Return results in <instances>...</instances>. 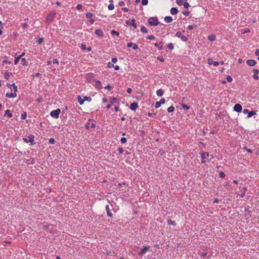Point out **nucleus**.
I'll use <instances>...</instances> for the list:
<instances>
[{
	"instance_id": "obj_1",
	"label": "nucleus",
	"mask_w": 259,
	"mask_h": 259,
	"mask_svg": "<svg viewBox=\"0 0 259 259\" xmlns=\"http://www.w3.org/2000/svg\"><path fill=\"white\" fill-rule=\"evenodd\" d=\"M148 22L150 26H157L160 23L157 17H150L148 19Z\"/></svg>"
},
{
	"instance_id": "obj_2",
	"label": "nucleus",
	"mask_w": 259,
	"mask_h": 259,
	"mask_svg": "<svg viewBox=\"0 0 259 259\" xmlns=\"http://www.w3.org/2000/svg\"><path fill=\"white\" fill-rule=\"evenodd\" d=\"M200 154L201 158V163L205 164L209 155V153L202 151Z\"/></svg>"
},
{
	"instance_id": "obj_3",
	"label": "nucleus",
	"mask_w": 259,
	"mask_h": 259,
	"mask_svg": "<svg viewBox=\"0 0 259 259\" xmlns=\"http://www.w3.org/2000/svg\"><path fill=\"white\" fill-rule=\"evenodd\" d=\"M23 140L24 142L26 143H30L31 145H33L34 144V137L32 134H30L29 135H28V136L27 138H23Z\"/></svg>"
},
{
	"instance_id": "obj_4",
	"label": "nucleus",
	"mask_w": 259,
	"mask_h": 259,
	"mask_svg": "<svg viewBox=\"0 0 259 259\" xmlns=\"http://www.w3.org/2000/svg\"><path fill=\"white\" fill-rule=\"evenodd\" d=\"M60 112L61 110L60 109H57L52 111L50 113V115L52 117L57 119L59 118Z\"/></svg>"
},
{
	"instance_id": "obj_5",
	"label": "nucleus",
	"mask_w": 259,
	"mask_h": 259,
	"mask_svg": "<svg viewBox=\"0 0 259 259\" xmlns=\"http://www.w3.org/2000/svg\"><path fill=\"white\" fill-rule=\"evenodd\" d=\"M243 112L245 114H248V116H247L248 117H251L253 115L256 114V112H255V111L252 110L251 111H249V110L247 109H244L243 111Z\"/></svg>"
},
{
	"instance_id": "obj_6",
	"label": "nucleus",
	"mask_w": 259,
	"mask_h": 259,
	"mask_svg": "<svg viewBox=\"0 0 259 259\" xmlns=\"http://www.w3.org/2000/svg\"><path fill=\"white\" fill-rule=\"evenodd\" d=\"M55 14H56L55 13L49 14L47 16L46 22L48 23V24L51 23L53 21V20L55 18Z\"/></svg>"
},
{
	"instance_id": "obj_7",
	"label": "nucleus",
	"mask_w": 259,
	"mask_h": 259,
	"mask_svg": "<svg viewBox=\"0 0 259 259\" xmlns=\"http://www.w3.org/2000/svg\"><path fill=\"white\" fill-rule=\"evenodd\" d=\"M126 25H132L135 28L137 27V24L135 23V20L134 19L130 20H127L125 22Z\"/></svg>"
},
{
	"instance_id": "obj_8",
	"label": "nucleus",
	"mask_w": 259,
	"mask_h": 259,
	"mask_svg": "<svg viewBox=\"0 0 259 259\" xmlns=\"http://www.w3.org/2000/svg\"><path fill=\"white\" fill-rule=\"evenodd\" d=\"M150 248L149 246H146L143 248H142L141 251L138 253V255L140 256H142L145 253V252L148 251Z\"/></svg>"
},
{
	"instance_id": "obj_9",
	"label": "nucleus",
	"mask_w": 259,
	"mask_h": 259,
	"mask_svg": "<svg viewBox=\"0 0 259 259\" xmlns=\"http://www.w3.org/2000/svg\"><path fill=\"white\" fill-rule=\"evenodd\" d=\"M242 109V106L240 104H236L234 106V110L236 112H240Z\"/></svg>"
},
{
	"instance_id": "obj_10",
	"label": "nucleus",
	"mask_w": 259,
	"mask_h": 259,
	"mask_svg": "<svg viewBox=\"0 0 259 259\" xmlns=\"http://www.w3.org/2000/svg\"><path fill=\"white\" fill-rule=\"evenodd\" d=\"M253 72H254V74L252 76L254 80H258L259 79V76H258L259 70L257 69L254 68L253 69Z\"/></svg>"
},
{
	"instance_id": "obj_11",
	"label": "nucleus",
	"mask_w": 259,
	"mask_h": 259,
	"mask_svg": "<svg viewBox=\"0 0 259 259\" xmlns=\"http://www.w3.org/2000/svg\"><path fill=\"white\" fill-rule=\"evenodd\" d=\"M138 107V104L137 102H134L131 104L130 106V109L132 111H135Z\"/></svg>"
},
{
	"instance_id": "obj_12",
	"label": "nucleus",
	"mask_w": 259,
	"mask_h": 259,
	"mask_svg": "<svg viewBox=\"0 0 259 259\" xmlns=\"http://www.w3.org/2000/svg\"><path fill=\"white\" fill-rule=\"evenodd\" d=\"M165 102V100L164 98H162L159 101L156 102L155 103V108H158L160 107L161 104H164Z\"/></svg>"
},
{
	"instance_id": "obj_13",
	"label": "nucleus",
	"mask_w": 259,
	"mask_h": 259,
	"mask_svg": "<svg viewBox=\"0 0 259 259\" xmlns=\"http://www.w3.org/2000/svg\"><path fill=\"white\" fill-rule=\"evenodd\" d=\"M105 209H106V211L107 212V216L109 217H110V218L112 217L113 214L111 212L110 206L108 204L106 205Z\"/></svg>"
},
{
	"instance_id": "obj_14",
	"label": "nucleus",
	"mask_w": 259,
	"mask_h": 259,
	"mask_svg": "<svg viewBox=\"0 0 259 259\" xmlns=\"http://www.w3.org/2000/svg\"><path fill=\"white\" fill-rule=\"evenodd\" d=\"M127 47L128 48H131V47H132L133 49L134 50H137L138 49V45H137L136 44H134L133 42H128L127 44Z\"/></svg>"
},
{
	"instance_id": "obj_15",
	"label": "nucleus",
	"mask_w": 259,
	"mask_h": 259,
	"mask_svg": "<svg viewBox=\"0 0 259 259\" xmlns=\"http://www.w3.org/2000/svg\"><path fill=\"white\" fill-rule=\"evenodd\" d=\"M208 63L209 65L213 64L214 66H218L219 65V62L218 61H213L212 59L209 58L207 60Z\"/></svg>"
},
{
	"instance_id": "obj_16",
	"label": "nucleus",
	"mask_w": 259,
	"mask_h": 259,
	"mask_svg": "<svg viewBox=\"0 0 259 259\" xmlns=\"http://www.w3.org/2000/svg\"><path fill=\"white\" fill-rule=\"evenodd\" d=\"M95 33L99 37H103L104 35L103 31L102 29H96L95 31Z\"/></svg>"
},
{
	"instance_id": "obj_17",
	"label": "nucleus",
	"mask_w": 259,
	"mask_h": 259,
	"mask_svg": "<svg viewBox=\"0 0 259 259\" xmlns=\"http://www.w3.org/2000/svg\"><path fill=\"white\" fill-rule=\"evenodd\" d=\"M96 126L95 124L94 123H90L89 122L85 124V128L87 130H89L91 128H95Z\"/></svg>"
},
{
	"instance_id": "obj_18",
	"label": "nucleus",
	"mask_w": 259,
	"mask_h": 259,
	"mask_svg": "<svg viewBox=\"0 0 259 259\" xmlns=\"http://www.w3.org/2000/svg\"><path fill=\"white\" fill-rule=\"evenodd\" d=\"M246 63L248 65L250 66H254L256 63V62L254 60H248L246 61Z\"/></svg>"
},
{
	"instance_id": "obj_19",
	"label": "nucleus",
	"mask_w": 259,
	"mask_h": 259,
	"mask_svg": "<svg viewBox=\"0 0 259 259\" xmlns=\"http://www.w3.org/2000/svg\"><path fill=\"white\" fill-rule=\"evenodd\" d=\"M94 82H96V88L97 89H101L102 88L101 81L95 79Z\"/></svg>"
},
{
	"instance_id": "obj_20",
	"label": "nucleus",
	"mask_w": 259,
	"mask_h": 259,
	"mask_svg": "<svg viewBox=\"0 0 259 259\" xmlns=\"http://www.w3.org/2000/svg\"><path fill=\"white\" fill-rule=\"evenodd\" d=\"M17 96V94L16 93H7L6 94V97L9 98H15Z\"/></svg>"
},
{
	"instance_id": "obj_21",
	"label": "nucleus",
	"mask_w": 259,
	"mask_h": 259,
	"mask_svg": "<svg viewBox=\"0 0 259 259\" xmlns=\"http://www.w3.org/2000/svg\"><path fill=\"white\" fill-rule=\"evenodd\" d=\"M164 20L165 22H166L167 23H169L172 22L173 19L171 16H166L164 17Z\"/></svg>"
},
{
	"instance_id": "obj_22",
	"label": "nucleus",
	"mask_w": 259,
	"mask_h": 259,
	"mask_svg": "<svg viewBox=\"0 0 259 259\" xmlns=\"http://www.w3.org/2000/svg\"><path fill=\"white\" fill-rule=\"evenodd\" d=\"M25 55L24 53H22V54L19 56L15 58L14 60V64L15 65L17 64V63L19 62L20 59L21 58L22 56H23Z\"/></svg>"
},
{
	"instance_id": "obj_23",
	"label": "nucleus",
	"mask_w": 259,
	"mask_h": 259,
	"mask_svg": "<svg viewBox=\"0 0 259 259\" xmlns=\"http://www.w3.org/2000/svg\"><path fill=\"white\" fill-rule=\"evenodd\" d=\"M154 46L157 47L159 50H162L163 49V42L160 41L159 43L156 42L154 44Z\"/></svg>"
},
{
	"instance_id": "obj_24",
	"label": "nucleus",
	"mask_w": 259,
	"mask_h": 259,
	"mask_svg": "<svg viewBox=\"0 0 259 259\" xmlns=\"http://www.w3.org/2000/svg\"><path fill=\"white\" fill-rule=\"evenodd\" d=\"M170 11L172 15H176L178 13V9L175 7L171 8Z\"/></svg>"
},
{
	"instance_id": "obj_25",
	"label": "nucleus",
	"mask_w": 259,
	"mask_h": 259,
	"mask_svg": "<svg viewBox=\"0 0 259 259\" xmlns=\"http://www.w3.org/2000/svg\"><path fill=\"white\" fill-rule=\"evenodd\" d=\"M4 116H7L9 118H11L13 116V115H12V113L11 112V111L9 110H7L5 111Z\"/></svg>"
},
{
	"instance_id": "obj_26",
	"label": "nucleus",
	"mask_w": 259,
	"mask_h": 259,
	"mask_svg": "<svg viewBox=\"0 0 259 259\" xmlns=\"http://www.w3.org/2000/svg\"><path fill=\"white\" fill-rule=\"evenodd\" d=\"M163 93H164L162 89H159V90H157V91H156V95L158 97L162 96L163 95Z\"/></svg>"
},
{
	"instance_id": "obj_27",
	"label": "nucleus",
	"mask_w": 259,
	"mask_h": 259,
	"mask_svg": "<svg viewBox=\"0 0 259 259\" xmlns=\"http://www.w3.org/2000/svg\"><path fill=\"white\" fill-rule=\"evenodd\" d=\"M77 101L80 105H82L84 103V99H82L80 96H77Z\"/></svg>"
},
{
	"instance_id": "obj_28",
	"label": "nucleus",
	"mask_w": 259,
	"mask_h": 259,
	"mask_svg": "<svg viewBox=\"0 0 259 259\" xmlns=\"http://www.w3.org/2000/svg\"><path fill=\"white\" fill-rule=\"evenodd\" d=\"M167 224L168 225H173V226H176V222L175 221H173L171 219H169L167 220Z\"/></svg>"
},
{
	"instance_id": "obj_29",
	"label": "nucleus",
	"mask_w": 259,
	"mask_h": 259,
	"mask_svg": "<svg viewBox=\"0 0 259 259\" xmlns=\"http://www.w3.org/2000/svg\"><path fill=\"white\" fill-rule=\"evenodd\" d=\"M184 0H176V3L179 6H182L184 4ZM185 1H187V0H185Z\"/></svg>"
},
{
	"instance_id": "obj_30",
	"label": "nucleus",
	"mask_w": 259,
	"mask_h": 259,
	"mask_svg": "<svg viewBox=\"0 0 259 259\" xmlns=\"http://www.w3.org/2000/svg\"><path fill=\"white\" fill-rule=\"evenodd\" d=\"M141 31L143 33H147L148 32V30L144 26H141Z\"/></svg>"
},
{
	"instance_id": "obj_31",
	"label": "nucleus",
	"mask_w": 259,
	"mask_h": 259,
	"mask_svg": "<svg viewBox=\"0 0 259 259\" xmlns=\"http://www.w3.org/2000/svg\"><path fill=\"white\" fill-rule=\"evenodd\" d=\"M175 111V107L173 106H170L167 109V112L168 113L173 112Z\"/></svg>"
},
{
	"instance_id": "obj_32",
	"label": "nucleus",
	"mask_w": 259,
	"mask_h": 259,
	"mask_svg": "<svg viewBox=\"0 0 259 259\" xmlns=\"http://www.w3.org/2000/svg\"><path fill=\"white\" fill-rule=\"evenodd\" d=\"M208 39L210 41H214L215 39V36L214 34H211L208 36Z\"/></svg>"
},
{
	"instance_id": "obj_33",
	"label": "nucleus",
	"mask_w": 259,
	"mask_h": 259,
	"mask_svg": "<svg viewBox=\"0 0 259 259\" xmlns=\"http://www.w3.org/2000/svg\"><path fill=\"white\" fill-rule=\"evenodd\" d=\"M11 75H12L11 72H7L5 73L4 76L6 79H8Z\"/></svg>"
},
{
	"instance_id": "obj_34",
	"label": "nucleus",
	"mask_w": 259,
	"mask_h": 259,
	"mask_svg": "<svg viewBox=\"0 0 259 259\" xmlns=\"http://www.w3.org/2000/svg\"><path fill=\"white\" fill-rule=\"evenodd\" d=\"M21 63L24 66H27L28 62H27L25 58H22L21 59Z\"/></svg>"
},
{
	"instance_id": "obj_35",
	"label": "nucleus",
	"mask_w": 259,
	"mask_h": 259,
	"mask_svg": "<svg viewBox=\"0 0 259 259\" xmlns=\"http://www.w3.org/2000/svg\"><path fill=\"white\" fill-rule=\"evenodd\" d=\"M167 47L170 50H173L174 48V45H173L172 43H169V44H168L167 45Z\"/></svg>"
},
{
	"instance_id": "obj_36",
	"label": "nucleus",
	"mask_w": 259,
	"mask_h": 259,
	"mask_svg": "<svg viewBox=\"0 0 259 259\" xmlns=\"http://www.w3.org/2000/svg\"><path fill=\"white\" fill-rule=\"evenodd\" d=\"M117 99L116 98H115V97H112L110 99V103L112 104H113L114 103L117 102Z\"/></svg>"
},
{
	"instance_id": "obj_37",
	"label": "nucleus",
	"mask_w": 259,
	"mask_h": 259,
	"mask_svg": "<svg viewBox=\"0 0 259 259\" xmlns=\"http://www.w3.org/2000/svg\"><path fill=\"white\" fill-rule=\"evenodd\" d=\"M26 117H27V114H26V112H25L21 114V119L22 120H24L26 118Z\"/></svg>"
},
{
	"instance_id": "obj_38",
	"label": "nucleus",
	"mask_w": 259,
	"mask_h": 259,
	"mask_svg": "<svg viewBox=\"0 0 259 259\" xmlns=\"http://www.w3.org/2000/svg\"><path fill=\"white\" fill-rule=\"evenodd\" d=\"M12 87H13V90H14V93H16L18 91V88H17V86L15 85V84L14 83L12 84Z\"/></svg>"
},
{
	"instance_id": "obj_39",
	"label": "nucleus",
	"mask_w": 259,
	"mask_h": 259,
	"mask_svg": "<svg viewBox=\"0 0 259 259\" xmlns=\"http://www.w3.org/2000/svg\"><path fill=\"white\" fill-rule=\"evenodd\" d=\"M181 39L183 41H187L188 40V37H186V36L185 35H182L180 37Z\"/></svg>"
},
{
	"instance_id": "obj_40",
	"label": "nucleus",
	"mask_w": 259,
	"mask_h": 259,
	"mask_svg": "<svg viewBox=\"0 0 259 259\" xmlns=\"http://www.w3.org/2000/svg\"><path fill=\"white\" fill-rule=\"evenodd\" d=\"M183 5L184 6V7L185 9H188V8L190 7L189 4L187 1L184 2V4Z\"/></svg>"
},
{
	"instance_id": "obj_41",
	"label": "nucleus",
	"mask_w": 259,
	"mask_h": 259,
	"mask_svg": "<svg viewBox=\"0 0 259 259\" xmlns=\"http://www.w3.org/2000/svg\"><path fill=\"white\" fill-rule=\"evenodd\" d=\"M198 26L197 25H189L188 26V29L189 30H192L193 29V28H197Z\"/></svg>"
},
{
	"instance_id": "obj_42",
	"label": "nucleus",
	"mask_w": 259,
	"mask_h": 259,
	"mask_svg": "<svg viewBox=\"0 0 259 259\" xmlns=\"http://www.w3.org/2000/svg\"><path fill=\"white\" fill-rule=\"evenodd\" d=\"M182 107L185 110H189L190 108V107L189 106H188L187 105H186V104H182Z\"/></svg>"
},
{
	"instance_id": "obj_43",
	"label": "nucleus",
	"mask_w": 259,
	"mask_h": 259,
	"mask_svg": "<svg viewBox=\"0 0 259 259\" xmlns=\"http://www.w3.org/2000/svg\"><path fill=\"white\" fill-rule=\"evenodd\" d=\"M156 113H151V112H148L147 113V115L149 116V117H155L156 116Z\"/></svg>"
},
{
	"instance_id": "obj_44",
	"label": "nucleus",
	"mask_w": 259,
	"mask_h": 259,
	"mask_svg": "<svg viewBox=\"0 0 259 259\" xmlns=\"http://www.w3.org/2000/svg\"><path fill=\"white\" fill-rule=\"evenodd\" d=\"M85 16L88 19H91L93 17V14L91 13H87L85 14Z\"/></svg>"
},
{
	"instance_id": "obj_45",
	"label": "nucleus",
	"mask_w": 259,
	"mask_h": 259,
	"mask_svg": "<svg viewBox=\"0 0 259 259\" xmlns=\"http://www.w3.org/2000/svg\"><path fill=\"white\" fill-rule=\"evenodd\" d=\"M111 34L112 35H116L117 36H118L119 35V33L116 31H115V30H112L111 32Z\"/></svg>"
},
{
	"instance_id": "obj_46",
	"label": "nucleus",
	"mask_w": 259,
	"mask_h": 259,
	"mask_svg": "<svg viewBox=\"0 0 259 259\" xmlns=\"http://www.w3.org/2000/svg\"><path fill=\"white\" fill-rule=\"evenodd\" d=\"M242 149L244 150H246V151H247L248 152L250 153H251L252 152V151L251 149H248L246 147H243L242 148Z\"/></svg>"
},
{
	"instance_id": "obj_47",
	"label": "nucleus",
	"mask_w": 259,
	"mask_h": 259,
	"mask_svg": "<svg viewBox=\"0 0 259 259\" xmlns=\"http://www.w3.org/2000/svg\"><path fill=\"white\" fill-rule=\"evenodd\" d=\"M226 79H227V81L229 82L232 81V80H233V79L230 75H227V77H226Z\"/></svg>"
},
{
	"instance_id": "obj_48",
	"label": "nucleus",
	"mask_w": 259,
	"mask_h": 259,
	"mask_svg": "<svg viewBox=\"0 0 259 259\" xmlns=\"http://www.w3.org/2000/svg\"><path fill=\"white\" fill-rule=\"evenodd\" d=\"M108 8L109 10H112L114 8V6L113 4H110L108 5Z\"/></svg>"
},
{
	"instance_id": "obj_49",
	"label": "nucleus",
	"mask_w": 259,
	"mask_h": 259,
	"mask_svg": "<svg viewBox=\"0 0 259 259\" xmlns=\"http://www.w3.org/2000/svg\"><path fill=\"white\" fill-rule=\"evenodd\" d=\"M49 143L51 144H54L55 143V140L54 138H51L49 140Z\"/></svg>"
},
{
	"instance_id": "obj_50",
	"label": "nucleus",
	"mask_w": 259,
	"mask_h": 259,
	"mask_svg": "<svg viewBox=\"0 0 259 259\" xmlns=\"http://www.w3.org/2000/svg\"><path fill=\"white\" fill-rule=\"evenodd\" d=\"M83 99L84 101H88L89 102H91L92 101V98L90 97L84 96Z\"/></svg>"
},
{
	"instance_id": "obj_51",
	"label": "nucleus",
	"mask_w": 259,
	"mask_h": 259,
	"mask_svg": "<svg viewBox=\"0 0 259 259\" xmlns=\"http://www.w3.org/2000/svg\"><path fill=\"white\" fill-rule=\"evenodd\" d=\"M219 176L221 178H224L226 176V175L224 172L221 171L219 173Z\"/></svg>"
},
{
	"instance_id": "obj_52",
	"label": "nucleus",
	"mask_w": 259,
	"mask_h": 259,
	"mask_svg": "<svg viewBox=\"0 0 259 259\" xmlns=\"http://www.w3.org/2000/svg\"><path fill=\"white\" fill-rule=\"evenodd\" d=\"M127 141V139L126 138L122 137L120 139V142L122 144L126 143Z\"/></svg>"
},
{
	"instance_id": "obj_53",
	"label": "nucleus",
	"mask_w": 259,
	"mask_h": 259,
	"mask_svg": "<svg viewBox=\"0 0 259 259\" xmlns=\"http://www.w3.org/2000/svg\"><path fill=\"white\" fill-rule=\"evenodd\" d=\"M80 48L82 50H86L87 48H86V45L84 43H82L81 44V47H80Z\"/></svg>"
},
{
	"instance_id": "obj_54",
	"label": "nucleus",
	"mask_w": 259,
	"mask_h": 259,
	"mask_svg": "<svg viewBox=\"0 0 259 259\" xmlns=\"http://www.w3.org/2000/svg\"><path fill=\"white\" fill-rule=\"evenodd\" d=\"M114 67V64L112 62H109L107 64V67L109 68H111Z\"/></svg>"
},
{
	"instance_id": "obj_55",
	"label": "nucleus",
	"mask_w": 259,
	"mask_h": 259,
	"mask_svg": "<svg viewBox=\"0 0 259 259\" xmlns=\"http://www.w3.org/2000/svg\"><path fill=\"white\" fill-rule=\"evenodd\" d=\"M147 38L150 40H153L155 39V37L153 35H150L147 36Z\"/></svg>"
},
{
	"instance_id": "obj_56",
	"label": "nucleus",
	"mask_w": 259,
	"mask_h": 259,
	"mask_svg": "<svg viewBox=\"0 0 259 259\" xmlns=\"http://www.w3.org/2000/svg\"><path fill=\"white\" fill-rule=\"evenodd\" d=\"M182 35V33H181V31H177V32H176V36L177 37H178L180 38V37H181V36Z\"/></svg>"
},
{
	"instance_id": "obj_57",
	"label": "nucleus",
	"mask_w": 259,
	"mask_h": 259,
	"mask_svg": "<svg viewBox=\"0 0 259 259\" xmlns=\"http://www.w3.org/2000/svg\"><path fill=\"white\" fill-rule=\"evenodd\" d=\"M28 26V25L27 23H23L21 24V27L23 28H27Z\"/></svg>"
},
{
	"instance_id": "obj_58",
	"label": "nucleus",
	"mask_w": 259,
	"mask_h": 259,
	"mask_svg": "<svg viewBox=\"0 0 259 259\" xmlns=\"http://www.w3.org/2000/svg\"><path fill=\"white\" fill-rule=\"evenodd\" d=\"M182 13L185 15V16H188V15L189 14V10H185Z\"/></svg>"
},
{
	"instance_id": "obj_59",
	"label": "nucleus",
	"mask_w": 259,
	"mask_h": 259,
	"mask_svg": "<svg viewBox=\"0 0 259 259\" xmlns=\"http://www.w3.org/2000/svg\"><path fill=\"white\" fill-rule=\"evenodd\" d=\"M44 41V38H42V37H41V38L39 37V38L38 39V40H37V43H38V44H39V45H40V44H41L42 42V41Z\"/></svg>"
},
{
	"instance_id": "obj_60",
	"label": "nucleus",
	"mask_w": 259,
	"mask_h": 259,
	"mask_svg": "<svg viewBox=\"0 0 259 259\" xmlns=\"http://www.w3.org/2000/svg\"><path fill=\"white\" fill-rule=\"evenodd\" d=\"M118 151L119 154H121L124 152V150L122 147H118Z\"/></svg>"
},
{
	"instance_id": "obj_61",
	"label": "nucleus",
	"mask_w": 259,
	"mask_h": 259,
	"mask_svg": "<svg viewBox=\"0 0 259 259\" xmlns=\"http://www.w3.org/2000/svg\"><path fill=\"white\" fill-rule=\"evenodd\" d=\"M157 60H159L160 62H164V59L162 56H158V57H157Z\"/></svg>"
},
{
	"instance_id": "obj_62",
	"label": "nucleus",
	"mask_w": 259,
	"mask_h": 259,
	"mask_svg": "<svg viewBox=\"0 0 259 259\" xmlns=\"http://www.w3.org/2000/svg\"><path fill=\"white\" fill-rule=\"evenodd\" d=\"M148 3V0H142V4L145 6L147 5Z\"/></svg>"
},
{
	"instance_id": "obj_63",
	"label": "nucleus",
	"mask_w": 259,
	"mask_h": 259,
	"mask_svg": "<svg viewBox=\"0 0 259 259\" xmlns=\"http://www.w3.org/2000/svg\"><path fill=\"white\" fill-rule=\"evenodd\" d=\"M94 76V75L93 73H90L88 75V77H87V78H93Z\"/></svg>"
},
{
	"instance_id": "obj_64",
	"label": "nucleus",
	"mask_w": 259,
	"mask_h": 259,
	"mask_svg": "<svg viewBox=\"0 0 259 259\" xmlns=\"http://www.w3.org/2000/svg\"><path fill=\"white\" fill-rule=\"evenodd\" d=\"M82 6L81 4H78L77 6H76V9L78 10H80L82 9Z\"/></svg>"
}]
</instances>
